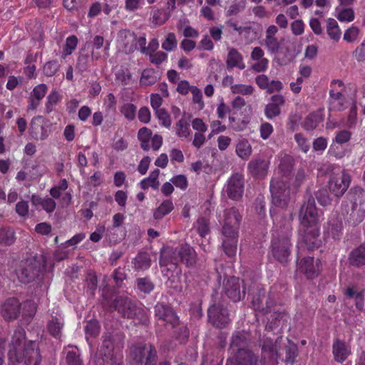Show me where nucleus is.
<instances>
[{
    "label": "nucleus",
    "mask_w": 365,
    "mask_h": 365,
    "mask_svg": "<svg viewBox=\"0 0 365 365\" xmlns=\"http://www.w3.org/2000/svg\"><path fill=\"white\" fill-rule=\"evenodd\" d=\"M180 262L184 263L187 267H193L197 259L195 250L187 244L182 245L178 247Z\"/></svg>",
    "instance_id": "25"
},
{
    "label": "nucleus",
    "mask_w": 365,
    "mask_h": 365,
    "mask_svg": "<svg viewBox=\"0 0 365 365\" xmlns=\"http://www.w3.org/2000/svg\"><path fill=\"white\" fill-rule=\"evenodd\" d=\"M100 326L97 321H89L85 327L86 336L96 337L99 333Z\"/></svg>",
    "instance_id": "57"
},
{
    "label": "nucleus",
    "mask_w": 365,
    "mask_h": 365,
    "mask_svg": "<svg viewBox=\"0 0 365 365\" xmlns=\"http://www.w3.org/2000/svg\"><path fill=\"white\" fill-rule=\"evenodd\" d=\"M288 316L284 312L274 311L268 319L265 330L273 331L279 327H283L288 319Z\"/></svg>",
    "instance_id": "31"
},
{
    "label": "nucleus",
    "mask_w": 365,
    "mask_h": 365,
    "mask_svg": "<svg viewBox=\"0 0 365 365\" xmlns=\"http://www.w3.org/2000/svg\"><path fill=\"white\" fill-rule=\"evenodd\" d=\"M302 242L309 250H312L319 245V230L317 226L305 227Z\"/></svg>",
    "instance_id": "23"
},
{
    "label": "nucleus",
    "mask_w": 365,
    "mask_h": 365,
    "mask_svg": "<svg viewBox=\"0 0 365 365\" xmlns=\"http://www.w3.org/2000/svg\"><path fill=\"white\" fill-rule=\"evenodd\" d=\"M155 115L158 120L160 121L162 125L170 128L171 125V120L169 114L165 110V109L163 108L160 110H158L155 111Z\"/></svg>",
    "instance_id": "63"
},
{
    "label": "nucleus",
    "mask_w": 365,
    "mask_h": 365,
    "mask_svg": "<svg viewBox=\"0 0 365 365\" xmlns=\"http://www.w3.org/2000/svg\"><path fill=\"white\" fill-rule=\"evenodd\" d=\"M40 271V262L31 257L22 260L16 272L19 281L26 284L34 281L38 276Z\"/></svg>",
    "instance_id": "9"
},
{
    "label": "nucleus",
    "mask_w": 365,
    "mask_h": 365,
    "mask_svg": "<svg viewBox=\"0 0 365 365\" xmlns=\"http://www.w3.org/2000/svg\"><path fill=\"white\" fill-rule=\"evenodd\" d=\"M269 162L264 158H257L248 163L247 169L255 178H263L267 174Z\"/></svg>",
    "instance_id": "21"
},
{
    "label": "nucleus",
    "mask_w": 365,
    "mask_h": 365,
    "mask_svg": "<svg viewBox=\"0 0 365 365\" xmlns=\"http://www.w3.org/2000/svg\"><path fill=\"white\" fill-rule=\"evenodd\" d=\"M21 353L23 354L22 356L14 359L13 362L24 361L26 365H38L40 364L41 355L36 341H29L26 344H24Z\"/></svg>",
    "instance_id": "14"
},
{
    "label": "nucleus",
    "mask_w": 365,
    "mask_h": 365,
    "mask_svg": "<svg viewBox=\"0 0 365 365\" xmlns=\"http://www.w3.org/2000/svg\"><path fill=\"white\" fill-rule=\"evenodd\" d=\"M20 303L16 298H9L1 306V313L6 320L16 319L20 312Z\"/></svg>",
    "instance_id": "22"
},
{
    "label": "nucleus",
    "mask_w": 365,
    "mask_h": 365,
    "mask_svg": "<svg viewBox=\"0 0 365 365\" xmlns=\"http://www.w3.org/2000/svg\"><path fill=\"white\" fill-rule=\"evenodd\" d=\"M364 190L360 186H354L349 192L351 200L354 201L353 211L350 216L353 218L354 224L361 222L365 216V211L364 210L356 211L357 201L361 202V200L364 197Z\"/></svg>",
    "instance_id": "18"
},
{
    "label": "nucleus",
    "mask_w": 365,
    "mask_h": 365,
    "mask_svg": "<svg viewBox=\"0 0 365 365\" xmlns=\"http://www.w3.org/2000/svg\"><path fill=\"white\" fill-rule=\"evenodd\" d=\"M248 334L244 331H235L232 334L230 344L231 354L240 350H247V346L249 344Z\"/></svg>",
    "instance_id": "24"
},
{
    "label": "nucleus",
    "mask_w": 365,
    "mask_h": 365,
    "mask_svg": "<svg viewBox=\"0 0 365 365\" xmlns=\"http://www.w3.org/2000/svg\"><path fill=\"white\" fill-rule=\"evenodd\" d=\"M282 337L278 336L274 341L270 337L264 336L260 339V346L263 354L267 355L271 360H277L278 357V351L279 349V344L282 341Z\"/></svg>",
    "instance_id": "19"
},
{
    "label": "nucleus",
    "mask_w": 365,
    "mask_h": 365,
    "mask_svg": "<svg viewBox=\"0 0 365 365\" xmlns=\"http://www.w3.org/2000/svg\"><path fill=\"white\" fill-rule=\"evenodd\" d=\"M59 100L60 96L56 90L52 91L47 96V101L46 103L45 107L46 112L47 113H50L53 110V107L58 103Z\"/></svg>",
    "instance_id": "51"
},
{
    "label": "nucleus",
    "mask_w": 365,
    "mask_h": 365,
    "mask_svg": "<svg viewBox=\"0 0 365 365\" xmlns=\"http://www.w3.org/2000/svg\"><path fill=\"white\" fill-rule=\"evenodd\" d=\"M60 68V65L57 61H50L46 63L43 68V72L45 76H53Z\"/></svg>",
    "instance_id": "54"
},
{
    "label": "nucleus",
    "mask_w": 365,
    "mask_h": 365,
    "mask_svg": "<svg viewBox=\"0 0 365 365\" xmlns=\"http://www.w3.org/2000/svg\"><path fill=\"white\" fill-rule=\"evenodd\" d=\"M316 198L318 202L322 206H327L331 203V198L327 190H319L316 194Z\"/></svg>",
    "instance_id": "62"
},
{
    "label": "nucleus",
    "mask_w": 365,
    "mask_h": 365,
    "mask_svg": "<svg viewBox=\"0 0 365 365\" xmlns=\"http://www.w3.org/2000/svg\"><path fill=\"white\" fill-rule=\"evenodd\" d=\"M327 31L329 36L331 39L337 41L340 38L341 33L336 21L334 19L329 18L327 19Z\"/></svg>",
    "instance_id": "45"
},
{
    "label": "nucleus",
    "mask_w": 365,
    "mask_h": 365,
    "mask_svg": "<svg viewBox=\"0 0 365 365\" xmlns=\"http://www.w3.org/2000/svg\"><path fill=\"white\" fill-rule=\"evenodd\" d=\"M170 16V13L163 14L160 10L156 9L153 11L152 22L157 26H160L165 23Z\"/></svg>",
    "instance_id": "55"
},
{
    "label": "nucleus",
    "mask_w": 365,
    "mask_h": 365,
    "mask_svg": "<svg viewBox=\"0 0 365 365\" xmlns=\"http://www.w3.org/2000/svg\"><path fill=\"white\" fill-rule=\"evenodd\" d=\"M264 42L266 48L270 53L276 54L279 51L281 45L276 37L265 38Z\"/></svg>",
    "instance_id": "50"
},
{
    "label": "nucleus",
    "mask_w": 365,
    "mask_h": 365,
    "mask_svg": "<svg viewBox=\"0 0 365 365\" xmlns=\"http://www.w3.org/2000/svg\"><path fill=\"white\" fill-rule=\"evenodd\" d=\"M345 294L347 297L354 300L356 307L359 309L364 308V295L363 292H358L354 287H348L345 292Z\"/></svg>",
    "instance_id": "42"
},
{
    "label": "nucleus",
    "mask_w": 365,
    "mask_h": 365,
    "mask_svg": "<svg viewBox=\"0 0 365 365\" xmlns=\"http://www.w3.org/2000/svg\"><path fill=\"white\" fill-rule=\"evenodd\" d=\"M342 220L336 215H333L328 222L327 232L334 238L339 239L342 232Z\"/></svg>",
    "instance_id": "35"
},
{
    "label": "nucleus",
    "mask_w": 365,
    "mask_h": 365,
    "mask_svg": "<svg viewBox=\"0 0 365 365\" xmlns=\"http://www.w3.org/2000/svg\"><path fill=\"white\" fill-rule=\"evenodd\" d=\"M63 326V318L61 315L51 316L47 323V329L51 335L58 339L61 336Z\"/></svg>",
    "instance_id": "33"
},
{
    "label": "nucleus",
    "mask_w": 365,
    "mask_h": 365,
    "mask_svg": "<svg viewBox=\"0 0 365 365\" xmlns=\"http://www.w3.org/2000/svg\"><path fill=\"white\" fill-rule=\"evenodd\" d=\"M350 184V176L342 171L334 173L329 180V189L336 197L342 196L347 190Z\"/></svg>",
    "instance_id": "11"
},
{
    "label": "nucleus",
    "mask_w": 365,
    "mask_h": 365,
    "mask_svg": "<svg viewBox=\"0 0 365 365\" xmlns=\"http://www.w3.org/2000/svg\"><path fill=\"white\" fill-rule=\"evenodd\" d=\"M323 121V116L319 112H314L309 114L305 118L302 126L306 130H312L315 129L319 123Z\"/></svg>",
    "instance_id": "37"
},
{
    "label": "nucleus",
    "mask_w": 365,
    "mask_h": 365,
    "mask_svg": "<svg viewBox=\"0 0 365 365\" xmlns=\"http://www.w3.org/2000/svg\"><path fill=\"white\" fill-rule=\"evenodd\" d=\"M294 161V158L291 155H285L280 160L279 172L284 176L289 175L293 168Z\"/></svg>",
    "instance_id": "44"
},
{
    "label": "nucleus",
    "mask_w": 365,
    "mask_h": 365,
    "mask_svg": "<svg viewBox=\"0 0 365 365\" xmlns=\"http://www.w3.org/2000/svg\"><path fill=\"white\" fill-rule=\"evenodd\" d=\"M173 209V202L170 200H165L154 210L153 217L155 220H160Z\"/></svg>",
    "instance_id": "41"
},
{
    "label": "nucleus",
    "mask_w": 365,
    "mask_h": 365,
    "mask_svg": "<svg viewBox=\"0 0 365 365\" xmlns=\"http://www.w3.org/2000/svg\"><path fill=\"white\" fill-rule=\"evenodd\" d=\"M152 130L146 127L141 128L138 133V138L140 142V147L145 151L150 148V141L152 138Z\"/></svg>",
    "instance_id": "40"
},
{
    "label": "nucleus",
    "mask_w": 365,
    "mask_h": 365,
    "mask_svg": "<svg viewBox=\"0 0 365 365\" xmlns=\"http://www.w3.org/2000/svg\"><path fill=\"white\" fill-rule=\"evenodd\" d=\"M178 41L174 33H169L166 36L165 41L162 43V48L167 51H171L176 48Z\"/></svg>",
    "instance_id": "53"
},
{
    "label": "nucleus",
    "mask_w": 365,
    "mask_h": 365,
    "mask_svg": "<svg viewBox=\"0 0 365 365\" xmlns=\"http://www.w3.org/2000/svg\"><path fill=\"white\" fill-rule=\"evenodd\" d=\"M272 240V253L280 263H286L291 254L292 226L289 219L283 218L280 224L275 225Z\"/></svg>",
    "instance_id": "3"
},
{
    "label": "nucleus",
    "mask_w": 365,
    "mask_h": 365,
    "mask_svg": "<svg viewBox=\"0 0 365 365\" xmlns=\"http://www.w3.org/2000/svg\"><path fill=\"white\" fill-rule=\"evenodd\" d=\"M130 356L136 362L145 365H155L157 351L151 344H138L130 348Z\"/></svg>",
    "instance_id": "8"
},
{
    "label": "nucleus",
    "mask_w": 365,
    "mask_h": 365,
    "mask_svg": "<svg viewBox=\"0 0 365 365\" xmlns=\"http://www.w3.org/2000/svg\"><path fill=\"white\" fill-rule=\"evenodd\" d=\"M209 322L217 328L225 327L230 322L227 309L220 304H213L208 309Z\"/></svg>",
    "instance_id": "12"
},
{
    "label": "nucleus",
    "mask_w": 365,
    "mask_h": 365,
    "mask_svg": "<svg viewBox=\"0 0 365 365\" xmlns=\"http://www.w3.org/2000/svg\"><path fill=\"white\" fill-rule=\"evenodd\" d=\"M136 35L129 30H123L118 33V41L122 44L126 53L133 52L136 49Z\"/></svg>",
    "instance_id": "26"
},
{
    "label": "nucleus",
    "mask_w": 365,
    "mask_h": 365,
    "mask_svg": "<svg viewBox=\"0 0 365 365\" xmlns=\"http://www.w3.org/2000/svg\"><path fill=\"white\" fill-rule=\"evenodd\" d=\"M226 192L234 200H240L244 192V177L241 173H234L227 180Z\"/></svg>",
    "instance_id": "15"
},
{
    "label": "nucleus",
    "mask_w": 365,
    "mask_h": 365,
    "mask_svg": "<svg viewBox=\"0 0 365 365\" xmlns=\"http://www.w3.org/2000/svg\"><path fill=\"white\" fill-rule=\"evenodd\" d=\"M29 132L31 138L35 140H44L50 133V130L41 116H36L32 118Z\"/></svg>",
    "instance_id": "17"
},
{
    "label": "nucleus",
    "mask_w": 365,
    "mask_h": 365,
    "mask_svg": "<svg viewBox=\"0 0 365 365\" xmlns=\"http://www.w3.org/2000/svg\"><path fill=\"white\" fill-rule=\"evenodd\" d=\"M298 270L309 279L316 277L319 272V261L313 257H304L298 264Z\"/></svg>",
    "instance_id": "20"
},
{
    "label": "nucleus",
    "mask_w": 365,
    "mask_h": 365,
    "mask_svg": "<svg viewBox=\"0 0 365 365\" xmlns=\"http://www.w3.org/2000/svg\"><path fill=\"white\" fill-rule=\"evenodd\" d=\"M26 344L24 330L21 328L15 330L9 345L8 356L9 359L13 361L18 357H21L23 354L21 351L24 349V344Z\"/></svg>",
    "instance_id": "13"
},
{
    "label": "nucleus",
    "mask_w": 365,
    "mask_h": 365,
    "mask_svg": "<svg viewBox=\"0 0 365 365\" xmlns=\"http://www.w3.org/2000/svg\"><path fill=\"white\" fill-rule=\"evenodd\" d=\"M151 265V259L148 253L139 252L134 259V268L136 270H146Z\"/></svg>",
    "instance_id": "38"
},
{
    "label": "nucleus",
    "mask_w": 365,
    "mask_h": 365,
    "mask_svg": "<svg viewBox=\"0 0 365 365\" xmlns=\"http://www.w3.org/2000/svg\"><path fill=\"white\" fill-rule=\"evenodd\" d=\"M121 113L129 120H133L135 117L136 107L130 103H125L120 108Z\"/></svg>",
    "instance_id": "58"
},
{
    "label": "nucleus",
    "mask_w": 365,
    "mask_h": 365,
    "mask_svg": "<svg viewBox=\"0 0 365 365\" xmlns=\"http://www.w3.org/2000/svg\"><path fill=\"white\" fill-rule=\"evenodd\" d=\"M66 361L67 365H82L83 361L80 354L76 351H68L66 354Z\"/></svg>",
    "instance_id": "60"
},
{
    "label": "nucleus",
    "mask_w": 365,
    "mask_h": 365,
    "mask_svg": "<svg viewBox=\"0 0 365 365\" xmlns=\"http://www.w3.org/2000/svg\"><path fill=\"white\" fill-rule=\"evenodd\" d=\"M195 227L197 233L201 237H205L210 231L209 223L207 220L203 217L197 220Z\"/></svg>",
    "instance_id": "61"
},
{
    "label": "nucleus",
    "mask_w": 365,
    "mask_h": 365,
    "mask_svg": "<svg viewBox=\"0 0 365 365\" xmlns=\"http://www.w3.org/2000/svg\"><path fill=\"white\" fill-rule=\"evenodd\" d=\"M236 154L242 160H248L252 153L250 142L245 139H240L235 146Z\"/></svg>",
    "instance_id": "36"
},
{
    "label": "nucleus",
    "mask_w": 365,
    "mask_h": 365,
    "mask_svg": "<svg viewBox=\"0 0 365 365\" xmlns=\"http://www.w3.org/2000/svg\"><path fill=\"white\" fill-rule=\"evenodd\" d=\"M264 52L260 47H255L251 53V58L257 61L252 65V68L256 72H263L268 67L269 61L264 58Z\"/></svg>",
    "instance_id": "30"
},
{
    "label": "nucleus",
    "mask_w": 365,
    "mask_h": 365,
    "mask_svg": "<svg viewBox=\"0 0 365 365\" xmlns=\"http://www.w3.org/2000/svg\"><path fill=\"white\" fill-rule=\"evenodd\" d=\"M348 261L353 267H361L365 265V241L349 252Z\"/></svg>",
    "instance_id": "29"
},
{
    "label": "nucleus",
    "mask_w": 365,
    "mask_h": 365,
    "mask_svg": "<svg viewBox=\"0 0 365 365\" xmlns=\"http://www.w3.org/2000/svg\"><path fill=\"white\" fill-rule=\"evenodd\" d=\"M220 222L222 225V234L224 236L222 247L229 257L235 256L237 238L242 215L235 207L225 208Z\"/></svg>",
    "instance_id": "1"
},
{
    "label": "nucleus",
    "mask_w": 365,
    "mask_h": 365,
    "mask_svg": "<svg viewBox=\"0 0 365 365\" xmlns=\"http://www.w3.org/2000/svg\"><path fill=\"white\" fill-rule=\"evenodd\" d=\"M353 56L359 62L365 61V39L356 48L353 52Z\"/></svg>",
    "instance_id": "64"
},
{
    "label": "nucleus",
    "mask_w": 365,
    "mask_h": 365,
    "mask_svg": "<svg viewBox=\"0 0 365 365\" xmlns=\"http://www.w3.org/2000/svg\"><path fill=\"white\" fill-rule=\"evenodd\" d=\"M237 365H258L257 356L250 350H240L232 355Z\"/></svg>",
    "instance_id": "28"
},
{
    "label": "nucleus",
    "mask_w": 365,
    "mask_h": 365,
    "mask_svg": "<svg viewBox=\"0 0 365 365\" xmlns=\"http://www.w3.org/2000/svg\"><path fill=\"white\" fill-rule=\"evenodd\" d=\"M179 262L178 247L175 249L168 247L164 250L159 262L160 266H167L168 264H177Z\"/></svg>",
    "instance_id": "34"
},
{
    "label": "nucleus",
    "mask_w": 365,
    "mask_h": 365,
    "mask_svg": "<svg viewBox=\"0 0 365 365\" xmlns=\"http://www.w3.org/2000/svg\"><path fill=\"white\" fill-rule=\"evenodd\" d=\"M136 287L140 292L149 294L153 290L155 285L149 277H145L136 279Z\"/></svg>",
    "instance_id": "47"
},
{
    "label": "nucleus",
    "mask_w": 365,
    "mask_h": 365,
    "mask_svg": "<svg viewBox=\"0 0 365 365\" xmlns=\"http://www.w3.org/2000/svg\"><path fill=\"white\" fill-rule=\"evenodd\" d=\"M90 66V57L88 54H82L78 57L76 63V69L81 73L86 71Z\"/></svg>",
    "instance_id": "59"
},
{
    "label": "nucleus",
    "mask_w": 365,
    "mask_h": 365,
    "mask_svg": "<svg viewBox=\"0 0 365 365\" xmlns=\"http://www.w3.org/2000/svg\"><path fill=\"white\" fill-rule=\"evenodd\" d=\"M226 65L229 70L232 69L233 68H237L240 70L245 68V64L243 62V57L242 54L234 48L229 49L226 59Z\"/></svg>",
    "instance_id": "32"
},
{
    "label": "nucleus",
    "mask_w": 365,
    "mask_h": 365,
    "mask_svg": "<svg viewBox=\"0 0 365 365\" xmlns=\"http://www.w3.org/2000/svg\"><path fill=\"white\" fill-rule=\"evenodd\" d=\"M225 294L234 302L242 299L245 296V288L241 289V282L239 278L231 277L224 284Z\"/></svg>",
    "instance_id": "16"
},
{
    "label": "nucleus",
    "mask_w": 365,
    "mask_h": 365,
    "mask_svg": "<svg viewBox=\"0 0 365 365\" xmlns=\"http://www.w3.org/2000/svg\"><path fill=\"white\" fill-rule=\"evenodd\" d=\"M78 41L77 37L74 35L70 36L66 38V43L62 51L63 58H66L67 56L72 53L77 46Z\"/></svg>",
    "instance_id": "48"
},
{
    "label": "nucleus",
    "mask_w": 365,
    "mask_h": 365,
    "mask_svg": "<svg viewBox=\"0 0 365 365\" xmlns=\"http://www.w3.org/2000/svg\"><path fill=\"white\" fill-rule=\"evenodd\" d=\"M158 81V76L153 69H145L142 72L140 83L142 86H149L155 84Z\"/></svg>",
    "instance_id": "43"
},
{
    "label": "nucleus",
    "mask_w": 365,
    "mask_h": 365,
    "mask_svg": "<svg viewBox=\"0 0 365 365\" xmlns=\"http://www.w3.org/2000/svg\"><path fill=\"white\" fill-rule=\"evenodd\" d=\"M113 304L115 309L123 317L128 319L138 318L143 324L148 322L145 311L138 307L135 302L128 297L118 296L114 299Z\"/></svg>",
    "instance_id": "6"
},
{
    "label": "nucleus",
    "mask_w": 365,
    "mask_h": 365,
    "mask_svg": "<svg viewBox=\"0 0 365 365\" xmlns=\"http://www.w3.org/2000/svg\"><path fill=\"white\" fill-rule=\"evenodd\" d=\"M176 135L179 138H187L190 136L191 130L189 123L183 118L178 121L175 125Z\"/></svg>",
    "instance_id": "49"
},
{
    "label": "nucleus",
    "mask_w": 365,
    "mask_h": 365,
    "mask_svg": "<svg viewBox=\"0 0 365 365\" xmlns=\"http://www.w3.org/2000/svg\"><path fill=\"white\" fill-rule=\"evenodd\" d=\"M124 334L120 331L105 333L102 336L101 354L96 357V365H123L120 350L124 346Z\"/></svg>",
    "instance_id": "2"
},
{
    "label": "nucleus",
    "mask_w": 365,
    "mask_h": 365,
    "mask_svg": "<svg viewBox=\"0 0 365 365\" xmlns=\"http://www.w3.org/2000/svg\"><path fill=\"white\" fill-rule=\"evenodd\" d=\"M332 353L334 360L343 363L351 354V348L344 341L336 339L332 345Z\"/></svg>",
    "instance_id": "27"
},
{
    "label": "nucleus",
    "mask_w": 365,
    "mask_h": 365,
    "mask_svg": "<svg viewBox=\"0 0 365 365\" xmlns=\"http://www.w3.org/2000/svg\"><path fill=\"white\" fill-rule=\"evenodd\" d=\"M284 289L282 284H274L266 294L264 289H258L253 294L252 305L255 310L262 312L264 315L272 312L277 304H280V290Z\"/></svg>",
    "instance_id": "4"
},
{
    "label": "nucleus",
    "mask_w": 365,
    "mask_h": 365,
    "mask_svg": "<svg viewBox=\"0 0 365 365\" xmlns=\"http://www.w3.org/2000/svg\"><path fill=\"white\" fill-rule=\"evenodd\" d=\"M160 174L158 169H155L152 171L149 176L140 181V185L143 190H146L149 187H151L154 190H156L159 187V181L158 180Z\"/></svg>",
    "instance_id": "39"
},
{
    "label": "nucleus",
    "mask_w": 365,
    "mask_h": 365,
    "mask_svg": "<svg viewBox=\"0 0 365 365\" xmlns=\"http://www.w3.org/2000/svg\"><path fill=\"white\" fill-rule=\"evenodd\" d=\"M155 317L163 325H170L175 329V334L182 341L188 337V331L185 326L180 325L178 317L173 309L163 302H158L154 307Z\"/></svg>",
    "instance_id": "5"
},
{
    "label": "nucleus",
    "mask_w": 365,
    "mask_h": 365,
    "mask_svg": "<svg viewBox=\"0 0 365 365\" xmlns=\"http://www.w3.org/2000/svg\"><path fill=\"white\" fill-rule=\"evenodd\" d=\"M269 190L272 202L276 207L284 208L288 205L290 199L289 185L282 177L272 178Z\"/></svg>",
    "instance_id": "7"
},
{
    "label": "nucleus",
    "mask_w": 365,
    "mask_h": 365,
    "mask_svg": "<svg viewBox=\"0 0 365 365\" xmlns=\"http://www.w3.org/2000/svg\"><path fill=\"white\" fill-rule=\"evenodd\" d=\"M299 219L304 227L316 226L319 221V215L313 198L304 202L299 210Z\"/></svg>",
    "instance_id": "10"
},
{
    "label": "nucleus",
    "mask_w": 365,
    "mask_h": 365,
    "mask_svg": "<svg viewBox=\"0 0 365 365\" xmlns=\"http://www.w3.org/2000/svg\"><path fill=\"white\" fill-rule=\"evenodd\" d=\"M14 232L9 227L0 229V244L3 245H11L15 242Z\"/></svg>",
    "instance_id": "46"
},
{
    "label": "nucleus",
    "mask_w": 365,
    "mask_h": 365,
    "mask_svg": "<svg viewBox=\"0 0 365 365\" xmlns=\"http://www.w3.org/2000/svg\"><path fill=\"white\" fill-rule=\"evenodd\" d=\"M231 92L233 94L251 95L254 92V88L251 85L235 84L231 86Z\"/></svg>",
    "instance_id": "52"
},
{
    "label": "nucleus",
    "mask_w": 365,
    "mask_h": 365,
    "mask_svg": "<svg viewBox=\"0 0 365 365\" xmlns=\"http://www.w3.org/2000/svg\"><path fill=\"white\" fill-rule=\"evenodd\" d=\"M115 76L116 79L124 86L130 84L132 81V75L128 68L119 69Z\"/></svg>",
    "instance_id": "56"
}]
</instances>
